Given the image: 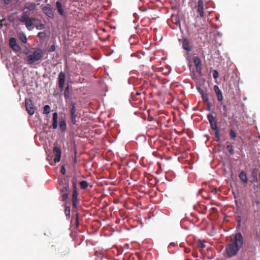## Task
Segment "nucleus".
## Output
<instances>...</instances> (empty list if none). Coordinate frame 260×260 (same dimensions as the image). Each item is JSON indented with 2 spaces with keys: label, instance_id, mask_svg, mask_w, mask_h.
I'll list each match as a JSON object with an SVG mask.
<instances>
[{
  "label": "nucleus",
  "instance_id": "nucleus-7",
  "mask_svg": "<svg viewBox=\"0 0 260 260\" xmlns=\"http://www.w3.org/2000/svg\"><path fill=\"white\" fill-rule=\"evenodd\" d=\"M42 10L48 18H53L54 17V11L50 5L42 7Z\"/></svg>",
  "mask_w": 260,
  "mask_h": 260
},
{
  "label": "nucleus",
  "instance_id": "nucleus-27",
  "mask_svg": "<svg viewBox=\"0 0 260 260\" xmlns=\"http://www.w3.org/2000/svg\"><path fill=\"white\" fill-rule=\"evenodd\" d=\"M50 106L49 105H45L43 109V114H48L50 113Z\"/></svg>",
  "mask_w": 260,
  "mask_h": 260
},
{
  "label": "nucleus",
  "instance_id": "nucleus-17",
  "mask_svg": "<svg viewBox=\"0 0 260 260\" xmlns=\"http://www.w3.org/2000/svg\"><path fill=\"white\" fill-rule=\"evenodd\" d=\"M239 178L241 181L245 184H247L248 182L247 177L246 173L242 171L239 174Z\"/></svg>",
  "mask_w": 260,
  "mask_h": 260
},
{
  "label": "nucleus",
  "instance_id": "nucleus-47",
  "mask_svg": "<svg viewBox=\"0 0 260 260\" xmlns=\"http://www.w3.org/2000/svg\"><path fill=\"white\" fill-rule=\"evenodd\" d=\"M51 48H52V51H54V49H53V46H51Z\"/></svg>",
  "mask_w": 260,
  "mask_h": 260
},
{
  "label": "nucleus",
  "instance_id": "nucleus-3",
  "mask_svg": "<svg viewBox=\"0 0 260 260\" xmlns=\"http://www.w3.org/2000/svg\"><path fill=\"white\" fill-rule=\"evenodd\" d=\"M72 185H73V193H72V205H73V209L72 212L73 213H75L76 216V223L77 226L79 225V213L77 211V204L78 203V192L77 191V178L76 177H73L71 180Z\"/></svg>",
  "mask_w": 260,
  "mask_h": 260
},
{
  "label": "nucleus",
  "instance_id": "nucleus-13",
  "mask_svg": "<svg viewBox=\"0 0 260 260\" xmlns=\"http://www.w3.org/2000/svg\"><path fill=\"white\" fill-rule=\"evenodd\" d=\"M197 12L199 14V16L203 18L204 16V3L203 0H199L197 6Z\"/></svg>",
  "mask_w": 260,
  "mask_h": 260
},
{
  "label": "nucleus",
  "instance_id": "nucleus-39",
  "mask_svg": "<svg viewBox=\"0 0 260 260\" xmlns=\"http://www.w3.org/2000/svg\"><path fill=\"white\" fill-rule=\"evenodd\" d=\"M60 253L62 254V255H66L69 254V249H66L63 251L60 252Z\"/></svg>",
  "mask_w": 260,
  "mask_h": 260
},
{
  "label": "nucleus",
  "instance_id": "nucleus-29",
  "mask_svg": "<svg viewBox=\"0 0 260 260\" xmlns=\"http://www.w3.org/2000/svg\"><path fill=\"white\" fill-rule=\"evenodd\" d=\"M230 136L232 139H234L236 137L237 134L234 131L231 129L230 131Z\"/></svg>",
  "mask_w": 260,
  "mask_h": 260
},
{
  "label": "nucleus",
  "instance_id": "nucleus-16",
  "mask_svg": "<svg viewBox=\"0 0 260 260\" xmlns=\"http://www.w3.org/2000/svg\"><path fill=\"white\" fill-rule=\"evenodd\" d=\"M58 123V114L55 112L53 114L52 117V127L53 129H56Z\"/></svg>",
  "mask_w": 260,
  "mask_h": 260
},
{
  "label": "nucleus",
  "instance_id": "nucleus-33",
  "mask_svg": "<svg viewBox=\"0 0 260 260\" xmlns=\"http://www.w3.org/2000/svg\"><path fill=\"white\" fill-rule=\"evenodd\" d=\"M202 98L204 101L206 102H209V97L207 94H203V95H202Z\"/></svg>",
  "mask_w": 260,
  "mask_h": 260
},
{
  "label": "nucleus",
  "instance_id": "nucleus-10",
  "mask_svg": "<svg viewBox=\"0 0 260 260\" xmlns=\"http://www.w3.org/2000/svg\"><path fill=\"white\" fill-rule=\"evenodd\" d=\"M9 45L11 48L15 52L19 51L21 49L19 45L17 43L16 40L14 38H11L9 40Z\"/></svg>",
  "mask_w": 260,
  "mask_h": 260
},
{
  "label": "nucleus",
  "instance_id": "nucleus-38",
  "mask_svg": "<svg viewBox=\"0 0 260 260\" xmlns=\"http://www.w3.org/2000/svg\"><path fill=\"white\" fill-rule=\"evenodd\" d=\"M20 39H21V41L23 43H24V44L26 43V42H27V38H26L25 36H23V37H21L20 38Z\"/></svg>",
  "mask_w": 260,
  "mask_h": 260
},
{
  "label": "nucleus",
  "instance_id": "nucleus-40",
  "mask_svg": "<svg viewBox=\"0 0 260 260\" xmlns=\"http://www.w3.org/2000/svg\"><path fill=\"white\" fill-rule=\"evenodd\" d=\"M60 171L62 174L64 175L66 174V169L63 166H62Z\"/></svg>",
  "mask_w": 260,
  "mask_h": 260
},
{
  "label": "nucleus",
  "instance_id": "nucleus-26",
  "mask_svg": "<svg viewBox=\"0 0 260 260\" xmlns=\"http://www.w3.org/2000/svg\"><path fill=\"white\" fill-rule=\"evenodd\" d=\"M64 96L66 99H68L69 98V86H67L66 87L64 92Z\"/></svg>",
  "mask_w": 260,
  "mask_h": 260
},
{
  "label": "nucleus",
  "instance_id": "nucleus-48",
  "mask_svg": "<svg viewBox=\"0 0 260 260\" xmlns=\"http://www.w3.org/2000/svg\"><path fill=\"white\" fill-rule=\"evenodd\" d=\"M51 48H52V51H54V49H53V46H51Z\"/></svg>",
  "mask_w": 260,
  "mask_h": 260
},
{
  "label": "nucleus",
  "instance_id": "nucleus-41",
  "mask_svg": "<svg viewBox=\"0 0 260 260\" xmlns=\"http://www.w3.org/2000/svg\"><path fill=\"white\" fill-rule=\"evenodd\" d=\"M198 91L202 95H203V94H204L203 90L201 88H199Z\"/></svg>",
  "mask_w": 260,
  "mask_h": 260
},
{
  "label": "nucleus",
  "instance_id": "nucleus-4",
  "mask_svg": "<svg viewBox=\"0 0 260 260\" xmlns=\"http://www.w3.org/2000/svg\"><path fill=\"white\" fill-rule=\"evenodd\" d=\"M43 55V51L41 49H37L30 55L27 56L26 61L29 64H32L35 62L40 60Z\"/></svg>",
  "mask_w": 260,
  "mask_h": 260
},
{
  "label": "nucleus",
  "instance_id": "nucleus-15",
  "mask_svg": "<svg viewBox=\"0 0 260 260\" xmlns=\"http://www.w3.org/2000/svg\"><path fill=\"white\" fill-rule=\"evenodd\" d=\"M56 6L57 10V12L59 14V15L62 16H64L65 13L64 12V9L62 7L61 3L59 1L56 2Z\"/></svg>",
  "mask_w": 260,
  "mask_h": 260
},
{
  "label": "nucleus",
  "instance_id": "nucleus-25",
  "mask_svg": "<svg viewBox=\"0 0 260 260\" xmlns=\"http://www.w3.org/2000/svg\"><path fill=\"white\" fill-rule=\"evenodd\" d=\"M80 188L82 189H85L88 185V183L86 181H81L79 183Z\"/></svg>",
  "mask_w": 260,
  "mask_h": 260
},
{
  "label": "nucleus",
  "instance_id": "nucleus-35",
  "mask_svg": "<svg viewBox=\"0 0 260 260\" xmlns=\"http://www.w3.org/2000/svg\"><path fill=\"white\" fill-rule=\"evenodd\" d=\"M213 77L214 79H217L219 77L218 72L216 70H214L213 72Z\"/></svg>",
  "mask_w": 260,
  "mask_h": 260
},
{
  "label": "nucleus",
  "instance_id": "nucleus-22",
  "mask_svg": "<svg viewBox=\"0 0 260 260\" xmlns=\"http://www.w3.org/2000/svg\"><path fill=\"white\" fill-rule=\"evenodd\" d=\"M226 149L231 155H233L234 153V150L230 142L227 141L226 142Z\"/></svg>",
  "mask_w": 260,
  "mask_h": 260
},
{
  "label": "nucleus",
  "instance_id": "nucleus-19",
  "mask_svg": "<svg viewBox=\"0 0 260 260\" xmlns=\"http://www.w3.org/2000/svg\"><path fill=\"white\" fill-rule=\"evenodd\" d=\"M59 126L62 132L66 131L67 128V124L65 120L62 118L59 121Z\"/></svg>",
  "mask_w": 260,
  "mask_h": 260
},
{
  "label": "nucleus",
  "instance_id": "nucleus-42",
  "mask_svg": "<svg viewBox=\"0 0 260 260\" xmlns=\"http://www.w3.org/2000/svg\"><path fill=\"white\" fill-rule=\"evenodd\" d=\"M4 1L6 5H8L10 3V0H4Z\"/></svg>",
  "mask_w": 260,
  "mask_h": 260
},
{
  "label": "nucleus",
  "instance_id": "nucleus-23",
  "mask_svg": "<svg viewBox=\"0 0 260 260\" xmlns=\"http://www.w3.org/2000/svg\"><path fill=\"white\" fill-rule=\"evenodd\" d=\"M60 191L61 193H67L70 191V187L69 184L63 186L60 189Z\"/></svg>",
  "mask_w": 260,
  "mask_h": 260
},
{
  "label": "nucleus",
  "instance_id": "nucleus-11",
  "mask_svg": "<svg viewBox=\"0 0 260 260\" xmlns=\"http://www.w3.org/2000/svg\"><path fill=\"white\" fill-rule=\"evenodd\" d=\"M193 61L196 68L197 72L199 74H201L202 71V63L200 58L198 56H195L193 58Z\"/></svg>",
  "mask_w": 260,
  "mask_h": 260
},
{
  "label": "nucleus",
  "instance_id": "nucleus-18",
  "mask_svg": "<svg viewBox=\"0 0 260 260\" xmlns=\"http://www.w3.org/2000/svg\"><path fill=\"white\" fill-rule=\"evenodd\" d=\"M257 174L258 170L256 168H254L251 171V177L252 178L253 182H257Z\"/></svg>",
  "mask_w": 260,
  "mask_h": 260
},
{
  "label": "nucleus",
  "instance_id": "nucleus-2",
  "mask_svg": "<svg viewBox=\"0 0 260 260\" xmlns=\"http://www.w3.org/2000/svg\"><path fill=\"white\" fill-rule=\"evenodd\" d=\"M243 237L240 232L235 234L231 243L226 245L225 250L229 257L236 255L243 244Z\"/></svg>",
  "mask_w": 260,
  "mask_h": 260
},
{
  "label": "nucleus",
  "instance_id": "nucleus-30",
  "mask_svg": "<svg viewBox=\"0 0 260 260\" xmlns=\"http://www.w3.org/2000/svg\"><path fill=\"white\" fill-rule=\"evenodd\" d=\"M219 132V130L217 129V131H215V132L216 141L218 142H219L220 141V138Z\"/></svg>",
  "mask_w": 260,
  "mask_h": 260
},
{
  "label": "nucleus",
  "instance_id": "nucleus-12",
  "mask_svg": "<svg viewBox=\"0 0 260 260\" xmlns=\"http://www.w3.org/2000/svg\"><path fill=\"white\" fill-rule=\"evenodd\" d=\"M53 154L55 155L54 161L55 162H58L60 160L61 151V149L56 146H55L53 150Z\"/></svg>",
  "mask_w": 260,
  "mask_h": 260
},
{
  "label": "nucleus",
  "instance_id": "nucleus-32",
  "mask_svg": "<svg viewBox=\"0 0 260 260\" xmlns=\"http://www.w3.org/2000/svg\"><path fill=\"white\" fill-rule=\"evenodd\" d=\"M36 28L38 30H41L45 28V25L43 23H41L36 25Z\"/></svg>",
  "mask_w": 260,
  "mask_h": 260
},
{
  "label": "nucleus",
  "instance_id": "nucleus-28",
  "mask_svg": "<svg viewBox=\"0 0 260 260\" xmlns=\"http://www.w3.org/2000/svg\"><path fill=\"white\" fill-rule=\"evenodd\" d=\"M38 37H39L40 39H45L46 37V33L44 31L43 32H40L38 34Z\"/></svg>",
  "mask_w": 260,
  "mask_h": 260
},
{
  "label": "nucleus",
  "instance_id": "nucleus-24",
  "mask_svg": "<svg viewBox=\"0 0 260 260\" xmlns=\"http://www.w3.org/2000/svg\"><path fill=\"white\" fill-rule=\"evenodd\" d=\"M70 207L69 206H66L64 210V214L68 219L70 218Z\"/></svg>",
  "mask_w": 260,
  "mask_h": 260
},
{
  "label": "nucleus",
  "instance_id": "nucleus-46",
  "mask_svg": "<svg viewBox=\"0 0 260 260\" xmlns=\"http://www.w3.org/2000/svg\"><path fill=\"white\" fill-rule=\"evenodd\" d=\"M51 48H52V51H54V49H53V46H51Z\"/></svg>",
  "mask_w": 260,
  "mask_h": 260
},
{
  "label": "nucleus",
  "instance_id": "nucleus-21",
  "mask_svg": "<svg viewBox=\"0 0 260 260\" xmlns=\"http://www.w3.org/2000/svg\"><path fill=\"white\" fill-rule=\"evenodd\" d=\"M197 247L202 252V250L206 247V245L203 241L199 240L197 243Z\"/></svg>",
  "mask_w": 260,
  "mask_h": 260
},
{
  "label": "nucleus",
  "instance_id": "nucleus-9",
  "mask_svg": "<svg viewBox=\"0 0 260 260\" xmlns=\"http://www.w3.org/2000/svg\"><path fill=\"white\" fill-rule=\"evenodd\" d=\"M207 118L210 124L211 127L214 131L219 129L217 127V122L215 120V117L211 114H209L207 115Z\"/></svg>",
  "mask_w": 260,
  "mask_h": 260
},
{
  "label": "nucleus",
  "instance_id": "nucleus-36",
  "mask_svg": "<svg viewBox=\"0 0 260 260\" xmlns=\"http://www.w3.org/2000/svg\"><path fill=\"white\" fill-rule=\"evenodd\" d=\"M175 21L174 22V23L176 25L180 26V20L179 19V18L176 16L175 17Z\"/></svg>",
  "mask_w": 260,
  "mask_h": 260
},
{
  "label": "nucleus",
  "instance_id": "nucleus-1",
  "mask_svg": "<svg viewBox=\"0 0 260 260\" xmlns=\"http://www.w3.org/2000/svg\"><path fill=\"white\" fill-rule=\"evenodd\" d=\"M36 8L35 3H28L24 7L21 17L18 18L19 21L24 23L28 30H32L34 28V22L36 20V18L30 17V15L35 10Z\"/></svg>",
  "mask_w": 260,
  "mask_h": 260
},
{
  "label": "nucleus",
  "instance_id": "nucleus-45",
  "mask_svg": "<svg viewBox=\"0 0 260 260\" xmlns=\"http://www.w3.org/2000/svg\"><path fill=\"white\" fill-rule=\"evenodd\" d=\"M136 94H137V95H139V94H140V93H139V92H137Z\"/></svg>",
  "mask_w": 260,
  "mask_h": 260
},
{
  "label": "nucleus",
  "instance_id": "nucleus-31",
  "mask_svg": "<svg viewBox=\"0 0 260 260\" xmlns=\"http://www.w3.org/2000/svg\"><path fill=\"white\" fill-rule=\"evenodd\" d=\"M69 193V192L62 193V196H61L62 199H61V200L62 201H66L68 198Z\"/></svg>",
  "mask_w": 260,
  "mask_h": 260
},
{
  "label": "nucleus",
  "instance_id": "nucleus-43",
  "mask_svg": "<svg viewBox=\"0 0 260 260\" xmlns=\"http://www.w3.org/2000/svg\"><path fill=\"white\" fill-rule=\"evenodd\" d=\"M223 109L224 111H226V107L225 105L223 106Z\"/></svg>",
  "mask_w": 260,
  "mask_h": 260
},
{
  "label": "nucleus",
  "instance_id": "nucleus-6",
  "mask_svg": "<svg viewBox=\"0 0 260 260\" xmlns=\"http://www.w3.org/2000/svg\"><path fill=\"white\" fill-rule=\"evenodd\" d=\"M76 104L74 102H72L71 103L70 114H71L72 123L73 124H75L76 123V118L77 115L76 114Z\"/></svg>",
  "mask_w": 260,
  "mask_h": 260
},
{
  "label": "nucleus",
  "instance_id": "nucleus-5",
  "mask_svg": "<svg viewBox=\"0 0 260 260\" xmlns=\"http://www.w3.org/2000/svg\"><path fill=\"white\" fill-rule=\"evenodd\" d=\"M25 104L27 112L30 115H32L35 112V108L32 101L30 99H26Z\"/></svg>",
  "mask_w": 260,
  "mask_h": 260
},
{
  "label": "nucleus",
  "instance_id": "nucleus-14",
  "mask_svg": "<svg viewBox=\"0 0 260 260\" xmlns=\"http://www.w3.org/2000/svg\"><path fill=\"white\" fill-rule=\"evenodd\" d=\"M214 90L217 96V100L219 101H221L223 99L222 93L217 85H215L214 86Z\"/></svg>",
  "mask_w": 260,
  "mask_h": 260
},
{
  "label": "nucleus",
  "instance_id": "nucleus-44",
  "mask_svg": "<svg viewBox=\"0 0 260 260\" xmlns=\"http://www.w3.org/2000/svg\"><path fill=\"white\" fill-rule=\"evenodd\" d=\"M76 160H77V159H76V157H75V159H74L75 163H76Z\"/></svg>",
  "mask_w": 260,
  "mask_h": 260
},
{
  "label": "nucleus",
  "instance_id": "nucleus-34",
  "mask_svg": "<svg viewBox=\"0 0 260 260\" xmlns=\"http://www.w3.org/2000/svg\"><path fill=\"white\" fill-rule=\"evenodd\" d=\"M241 220H242L241 217L240 216H238L237 218V223H238L237 228H239L240 226Z\"/></svg>",
  "mask_w": 260,
  "mask_h": 260
},
{
  "label": "nucleus",
  "instance_id": "nucleus-8",
  "mask_svg": "<svg viewBox=\"0 0 260 260\" xmlns=\"http://www.w3.org/2000/svg\"><path fill=\"white\" fill-rule=\"evenodd\" d=\"M66 79L65 73L63 72H61L58 75V87L60 90H62L64 86Z\"/></svg>",
  "mask_w": 260,
  "mask_h": 260
},
{
  "label": "nucleus",
  "instance_id": "nucleus-20",
  "mask_svg": "<svg viewBox=\"0 0 260 260\" xmlns=\"http://www.w3.org/2000/svg\"><path fill=\"white\" fill-rule=\"evenodd\" d=\"M182 47L184 50L187 51L188 52L190 51V48L189 47V43L187 39H184L183 40L182 43Z\"/></svg>",
  "mask_w": 260,
  "mask_h": 260
},
{
  "label": "nucleus",
  "instance_id": "nucleus-37",
  "mask_svg": "<svg viewBox=\"0 0 260 260\" xmlns=\"http://www.w3.org/2000/svg\"><path fill=\"white\" fill-rule=\"evenodd\" d=\"M254 188L255 189V192H258L260 191V185L259 186L258 184H257V185H254Z\"/></svg>",
  "mask_w": 260,
  "mask_h": 260
}]
</instances>
